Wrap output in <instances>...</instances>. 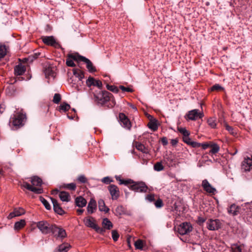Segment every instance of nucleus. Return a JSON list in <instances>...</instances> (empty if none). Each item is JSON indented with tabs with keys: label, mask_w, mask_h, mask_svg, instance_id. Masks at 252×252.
<instances>
[{
	"label": "nucleus",
	"mask_w": 252,
	"mask_h": 252,
	"mask_svg": "<svg viewBox=\"0 0 252 252\" xmlns=\"http://www.w3.org/2000/svg\"><path fill=\"white\" fill-rule=\"evenodd\" d=\"M26 119V115L23 110L17 109L11 116L9 125L13 126L12 129L20 128L24 125Z\"/></svg>",
	"instance_id": "f257e3e1"
},
{
	"label": "nucleus",
	"mask_w": 252,
	"mask_h": 252,
	"mask_svg": "<svg viewBox=\"0 0 252 252\" xmlns=\"http://www.w3.org/2000/svg\"><path fill=\"white\" fill-rule=\"evenodd\" d=\"M30 181L32 185L27 182H24L22 184V187L36 194H41L43 192V189L41 188L42 184L41 178L34 176L31 178Z\"/></svg>",
	"instance_id": "f03ea898"
},
{
	"label": "nucleus",
	"mask_w": 252,
	"mask_h": 252,
	"mask_svg": "<svg viewBox=\"0 0 252 252\" xmlns=\"http://www.w3.org/2000/svg\"><path fill=\"white\" fill-rule=\"evenodd\" d=\"M94 95L99 103L102 104L109 101H112L114 104H115L112 94L108 92L104 91L98 93H94Z\"/></svg>",
	"instance_id": "7ed1b4c3"
},
{
	"label": "nucleus",
	"mask_w": 252,
	"mask_h": 252,
	"mask_svg": "<svg viewBox=\"0 0 252 252\" xmlns=\"http://www.w3.org/2000/svg\"><path fill=\"white\" fill-rule=\"evenodd\" d=\"M53 225L45 220L40 221L36 223L37 227L44 234H47L51 232Z\"/></svg>",
	"instance_id": "20e7f679"
},
{
	"label": "nucleus",
	"mask_w": 252,
	"mask_h": 252,
	"mask_svg": "<svg viewBox=\"0 0 252 252\" xmlns=\"http://www.w3.org/2000/svg\"><path fill=\"white\" fill-rule=\"evenodd\" d=\"M204 116L202 112L198 109H193L188 112L185 118L187 120L195 121L198 119H201Z\"/></svg>",
	"instance_id": "39448f33"
},
{
	"label": "nucleus",
	"mask_w": 252,
	"mask_h": 252,
	"mask_svg": "<svg viewBox=\"0 0 252 252\" xmlns=\"http://www.w3.org/2000/svg\"><path fill=\"white\" fill-rule=\"evenodd\" d=\"M129 188L135 191L139 192H145L147 190V187L144 182H134L129 186Z\"/></svg>",
	"instance_id": "423d86ee"
},
{
	"label": "nucleus",
	"mask_w": 252,
	"mask_h": 252,
	"mask_svg": "<svg viewBox=\"0 0 252 252\" xmlns=\"http://www.w3.org/2000/svg\"><path fill=\"white\" fill-rule=\"evenodd\" d=\"M207 228L211 231L217 230L221 228V223L218 219H209L206 222Z\"/></svg>",
	"instance_id": "0eeeda50"
},
{
	"label": "nucleus",
	"mask_w": 252,
	"mask_h": 252,
	"mask_svg": "<svg viewBox=\"0 0 252 252\" xmlns=\"http://www.w3.org/2000/svg\"><path fill=\"white\" fill-rule=\"evenodd\" d=\"M192 230V227L189 222H183L178 227V233L182 235L189 233Z\"/></svg>",
	"instance_id": "6e6552de"
},
{
	"label": "nucleus",
	"mask_w": 252,
	"mask_h": 252,
	"mask_svg": "<svg viewBox=\"0 0 252 252\" xmlns=\"http://www.w3.org/2000/svg\"><path fill=\"white\" fill-rule=\"evenodd\" d=\"M51 233L57 238L63 239L66 236L65 230L61 227H58L55 224L52 226Z\"/></svg>",
	"instance_id": "1a4fd4ad"
},
{
	"label": "nucleus",
	"mask_w": 252,
	"mask_h": 252,
	"mask_svg": "<svg viewBox=\"0 0 252 252\" xmlns=\"http://www.w3.org/2000/svg\"><path fill=\"white\" fill-rule=\"evenodd\" d=\"M87 86L90 88L91 86H96L98 89H101L102 87V83L99 80H97L93 78V77L90 76L86 80Z\"/></svg>",
	"instance_id": "9d476101"
},
{
	"label": "nucleus",
	"mask_w": 252,
	"mask_h": 252,
	"mask_svg": "<svg viewBox=\"0 0 252 252\" xmlns=\"http://www.w3.org/2000/svg\"><path fill=\"white\" fill-rule=\"evenodd\" d=\"M202 187L204 190L209 193L215 194L217 192L216 189L212 187L206 179H204L202 181Z\"/></svg>",
	"instance_id": "9b49d317"
},
{
	"label": "nucleus",
	"mask_w": 252,
	"mask_h": 252,
	"mask_svg": "<svg viewBox=\"0 0 252 252\" xmlns=\"http://www.w3.org/2000/svg\"><path fill=\"white\" fill-rule=\"evenodd\" d=\"M119 119L122 126L127 129H130L131 126L130 122L128 118L124 114L120 113Z\"/></svg>",
	"instance_id": "f8f14e48"
},
{
	"label": "nucleus",
	"mask_w": 252,
	"mask_h": 252,
	"mask_svg": "<svg viewBox=\"0 0 252 252\" xmlns=\"http://www.w3.org/2000/svg\"><path fill=\"white\" fill-rule=\"evenodd\" d=\"M26 211L24 208L21 207L15 208L14 209L13 211L8 215L7 218L10 220L14 217H19L24 215Z\"/></svg>",
	"instance_id": "ddd939ff"
},
{
	"label": "nucleus",
	"mask_w": 252,
	"mask_h": 252,
	"mask_svg": "<svg viewBox=\"0 0 252 252\" xmlns=\"http://www.w3.org/2000/svg\"><path fill=\"white\" fill-rule=\"evenodd\" d=\"M108 190L111 195L112 199H117L119 196L120 191L118 188L114 185H111L108 187Z\"/></svg>",
	"instance_id": "4468645a"
},
{
	"label": "nucleus",
	"mask_w": 252,
	"mask_h": 252,
	"mask_svg": "<svg viewBox=\"0 0 252 252\" xmlns=\"http://www.w3.org/2000/svg\"><path fill=\"white\" fill-rule=\"evenodd\" d=\"M43 42L47 45L55 46L58 44L56 39L53 36H44L41 37Z\"/></svg>",
	"instance_id": "2eb2a0df"
},
{
	"label": "nucleus",
	"mask_w": 252,
	"mask_h": 252,
	"mask_svg": "<svg viewBox=\"0 0 252 252\" xmlns=\"http://www.w3.org/2000/svg\"><path fill=\"white\" fill-rule=\"evenodd\" d=\"M242 169L245 171H249L252 169V156L247 158L242 163Z\"/></svg>",
	"instance_id": "dca6fc26"
},
{
	"label": "nucleus",
	"mask_w": 252,
	"mask_h": 252,
	"mask_svg": "<svg viewBox=\"0 0 252 252\" xmlns=\"http://www.w3.org/2000/svg\"><path fill=\"white\" fill-rule=\"evenodd\" d=\"M83 222L85 225L87 226L95 229L97 224L95 223V220L92 217H86L83 220Z\"/></svg>",
	"instance_id": "f3484780"
},
{
	"label": "nucleus",
	"mask_w": 252,
	"mask_h": 252,
	"mask_svg": "<svg viewBox=\"0 0 252 252\" xmlns=\"http://www.w3.org/2000/svg\"><path fill=\"white\" fill-rule=\"evenodd\" d=\"M96 209V202L94 199L91 198L88 205L87 212L89 214H92L95 212Z\"/></svg>",
	"instance_id": "a211bd4d"
},
{
	"label": "nucleus",
	"mask_w": 252,
	"mask_h": 252,
	"mask_svg": "<svg viewBox=\"0 0 252 252\" xmlns=\"http://www.w3.org/2000/svg\"><path fill=\"white\" fill-rule=\"evenodd\" d=\"M51 199L53 205V208L55 212L59 215H63L64 213V211L60 207L57 200L53 198H51Z\"/></svg>",
	"instance_id": "6ab92c4d"
},
{
	"label": "nucleus",
	"mask_w": 252,
	"mask_h": 252,
	"mask_svg": "<svg viewBox=\"0 0 252 252\" xmlns=\"http://www.w3.org/2000/svg\"><path fill=\"white\" fill-rule=\"evenodd\" d=\"M183 141L188 145L191 146L193 148H196L200 147L201 144L195 141H192L189 136L183 137Z\"/></svg>",
	"instance_id": "aec40b11"
},
{
	"label": "nucleus",
	"mask_w": 252,
	"mask_h": 252,
	"mask_svg": "<svg viewBox=\"0 0 252 252\" xmlns=\"http://www.w3.org/2000/svg\"><path fill=\"white\" fill-rule=\"evenodd\" d=\"M75 203L77 206L82 208L86 205L87 202L84 197L80 196L75 198Z\"/></svg>",
	"instance_id": "412c9836"
},
{
	"label": "nucleus",
	"mask_w": 252,
	"mask_h": 252,
	"mask_svg": "<svg viewBox=\"0 0 252 252\" xmlns=\"http://www.w3.org/2000/svg\"><path fill=\"white\" fill-rule=\"evenodd\" d=\"M83 62L86 63V67L89 72H93L96 71L95 67L93 65V63L90 60L85 57V58H83Z\"/></svg>",
	"instance_id": "4be33fe9"
},
{
	"label": "nucleus",
	"mask_w": 252,
	"mask_h": 252,
	"mask_svg": "<svg viewBox=\"0 0 252 252\" xmlns=\"http://www.w3.org/2000/svg\"><path fill=\"white\" fill-rule=\"evenodd\" d=\"M98 205L99 210L101 212H104L105 213H107L109 212V209L105 205L104 201L100 199L98 201Z\"/></svg>",
	"instance_id": "5701e85b"
},
{
	"label": "nucleus",
	"mask_w": 252,
	"mask_h": 252,
	"mask_svg": "<svg viewBox=\"0 0 252 252\" xmlns=\"http://www.w3.org/2000/svg\"><path fill=\"white\" fill-rule=\"evenodd\" d=\"M135 146L136 148L138 150L142 152L143 153L147 154V153H148L149 152V149L147 147H146L143 144H142L139 142H136L135 143Z\"/></svg>",
	"instance_id": "b1692460"
},
{
	"label": "nucleus",
	"mask_w": 252,
	"mask_h": 252,
	"mask_svg": "<svg viewBox=\"0 0 252 252\" xmlns=\"http://www.w3.org/2000/svg\"><path fill=\"white\" fill-rule=\"evenodd\" d=\"M26 224V222L25 220H21L19 221H16L15 222L14 225V229L16 231H18L23 227Z\"/></svg>",
	"instance_id": "393cba45"
},
{
	"label": "nucleus",
	"mask_w": 252,
	"mask_h": 252,
	"mask_svg": "<svg viewBox=\"0 0 252 252\" xmlns=\"http://www.w3.org/2000/svg\"><path fill=\"white\" fill-rule=\"evenodd\" d=\"M240 208L238 206L235 204L231 205L228 209V212L230 214H232L233 216L238 215L239 212Z\"/></svg>",
	"instance_id": "a878e982"
},
{
	"label": "nucleus",
	"mask_w": 252,
	"mask_h": 252,
	"mask_svg": "<svg viewBox=\"0 0 252 252\" xmlns=\"http://www.w3.org/2000/svg\"><path fill=\"white\" fill-rule=\"evenodd\" d=\"M59 196L62 201L69 202L70 200V196L69 194L66 191L60 192Z\"/></svg>",
	"instance_id": "bb28decb"
},
{
	"label": "nucleus",
	"mask_w": 252,
	"mask_h": 252,
	"mask_svg": "<svg viewBox=\"0 0 252 252\" xmlns=\"http://www.w3.org/2000/svg\"><path fill=\"white\" fill-rule=\"evenodd\" d=\"M26 71L25 66L22 64H18L16 65L14 69L15 73L17 75H22Z\"/></svg>",
	"instance_id": "cd10ccee"
},
{
	"label": "nucleus",
	"mask_w": 252,
	"mask_h": 252,
	"mask_svg": "<svg viewBox=\"0 0 252 252\" xmlns=\"http://www.w3.org/2000/svg\"><path fill=\"white\" fill-rule=\"evenodd\" d=\"M102 226L107 230H110L113 227V224L111 221L107 218H104L102 222Z\"/></svg>",
	"instance_id": "c85d7f7f"
},
{
	"label": "nucleus",
	"mask_w": 252,
	"mask_h": 252,
	"mask_svg": "<svg viewBox=\"0 0 252 252\" xmlns=\"http://www.w3.org/2000/svg\"><path fill=\"white\" fill-rule=\"evenodd\" d=\"M73 74L78 78L79 81H81L84 77V72L80 69L78 68H74L73 69Z\"/></svg>",
	"instance_id": "c756f323"
},
{
	"label": "nucleus",
	"mask_w": 252,
	"mask_h": 252,
	"mask_svg": "<svg viewBox=\"0 0 252 252\" xmlns=\"http://www.w3.org/2000/svg\"><path fill=\"white\" fill-rule=\"evenodd\" d=\"M68 57L73 60L82 62H83V58H85V57L79 55L77 53L69 54Z\"/></svg>",
	"instance_id": "7c9ffc66"
},
{
	"label": "nucleus",
	"mask_w": 252,
	"mask_h": 252,
	"mask_svg": "<svg viewBox=\"0 0 252 252\" xmlns=\"http://www.w3.org/2000/svg\"><path fill=\"white\" fill-rule=\"evenodd\" d=\"M178 131L183 135V137L189 136L190 132L187 130L186 127H177Z\"/></svg>",
	"instance_id": "2f4dec72"
},
{
	"label": "nucleus",
	"mask_w": 252,
	"mask_h": 252,
	"mask_svg": "<svg viewBox=\"0 0 252 252\" xmlns=\"http://www.w3.org/2000/svg\"><path fill=\"white\" fill-rule=\"evenodd\" d=\"M208 125L212 128H217L216 119L215 118H210L207 121Z\"/></svg>",
	"instance_id": "473e14b6"
},
{
	"label": "nucleus",
	"mask_w": 252,
	"mask_h": 252,
	"mask_svg": "<svg viewBox=\"0 0 252 252\" xmlns=\"http://www.w3.org/2000/svg\"><path fill=\"white\" fill-rule=\"evenodd\" d=\"M70 248V245L68 244H63L59 247V252H67Z\"/></svg>",
	"instance_id": "72a5a7b5"
},
{
	"label": "nucleus",
	"mask_w": 252,
	"mask_h": 252,
	"mask_svg": "<svg viewBox=\"0 0 252 252\" xmlns=\"http://www.w3.org/2000/svg\"><path fill=\"white\" fill-rule=\"evenodd\" d=\"M7 49L4 45L0 44V59L3 58L6 54Z\"/></svg>",
	"instance_id": "f704fd0d"
},
{
	"label": "nucleus",
	"mask_w": 252,
	"mask_h": 252,
	"mask_svg": "<svg viewBox=\"0 0 252 252\" xmlns=\"http://www.w3.org/2000/svg\"><path fill=\"white\" fill-rule=\"evenodd\" d=\"M63 188L70 190H75L76 189V186L75 183H71L70 184H64Z\"/></svg>",
	"instance_id": "c9c22d12"
},
{
	"label": "nucleus",
	"mask_w": 252,
	"mask_h": 252,
	"mask_svg": "<svg viewBox=\"0 0 252 252\" xmlns=\"http://www.w3.org/2000/svg\"><path fill=\"white\" fill-rule=\"evenodd\" d=\"M116 179L117 181H119L120 182V185L124 184L126 185H130L132 184V183L133 182V181H132L130 179L127 180H123L121 179L120 177H117V176L116 177Z\"/></svg>",
	"instance_id": "e433bc0d"
},
{
	"label": "nucleus",
	"mask_w": 252,
	"mask_h": 252,
	"mask_svg": "<svg viewBox=\"0 0 252 252\" xmlns=\"http://www.w3.org/2000/svg\"><path fill=\"white\" fill-rule=\"evenodd\" d=\"M164 162L169 167H172L173 165V161L172 157H166L164 159Z\"/></svg>",
	"instance_id": "4c0bfd02"
},
{
	"label": "nucleus",
	"mask_w": 252,
	"mask_h": 252,
	"mask_svg": "<svg viewBox=\"0 0 252 252\" xmlns=\"http://www.w3.org/2000/svg\"><path fill=\"white\" fill-rule=\"evenodd\" d=\"M148 126L149 128H150L154 131L157 130L158 128L157 124L156 122H155V121H150L148 123Z\"/></svg>",
	"instance_id": "58836bf2"
},
{
	"label": "nucleus",
	"mask_w": 252,
	"mask_h": 252,
	"mask_svg": "<svg viewBox=\"0 0 252 252\" xmlns=\"http://www.w3.org/2000/svg\"><path fill=\"white\" fill-rule=\"evenodd\" d=\"M143 241L142 240L138 239L134 243V246L136 249L142 250L143 248Z\"/></svg>",
	"instance_id": "ea45409f"
},
{
	"label": "nucleus",
	"mask_w": 252,
	"mask_h": 252,
	"mask_svg": "<svg viewBox=\"0 0 252 252\" xmlns=\"http://www.w3.org/2000/svg\"><path fill=\"white\" fill-rule=\"evenodd\" d=\"M211 147V149L210 151V153L213 154L217 153L220 150V147L217 144H214Z\"/></svg>",
	"instance_id": "a19ab883"
},
{
	"label": "nucleus",
	"mask_w": 252,
	"mask_h": 252,
	"mask_svg": "<svg viewBox=\"0 0 252 252\" xmlns=\"http://www.w3.org/2000/svg\"><path fill=\"white\" fill-rule=\"evenodd\" d=\"M154 170L157 171H160L163 169V166L161 162H158L155 164L154 166Z\"/></svg>",
	"instance_id": "79ce46f5"
},
{
	"label": "nucleus",
	"mask_w": 252,
	"mask_h": 252,
	"mask_svg": "<svg viewBox=\"0 0 252 252\" xmlns=\"http://www.w3.org/2000/svg\"><path fill=\"white\" fill-rule=\"evenodd\" d=\"M231 251L232 252H242L241 246L236 244L232 245Z\"/></svg>",
	"instance_id": "37998d69"
},
{
	"label": "nucleus",
	"mask_w": 252,
	"mask_h": 252,
	"mask_svg": "<svg viewBox=\"0 0 252 252\" xmlns=\"http://www.w3.org/2000/svg\"><path fill=\"white\" fill-rule=\"evenodd\" d=\"M40 200L43 203L45 207L47 210H50L51 209V206L49 202L43 197H40Z\"/></svg>",
	"instance_id": "c03bdc74"
},
{
	"label": "nucleus",
	"mask_w": 252,
	"mask_h": 252,
	"mask_svg": "<svg viewBox=\"0 0 252 252\" xmlns=\"http://www.w3.org/2000/svg\"><path fill=\"white\" fill-rule=\"evenodd\" d=\"M70 108V105L66 103H63L60 106V110L66 111L68 110Z\"/></svg>",
	"instance_id": "a18cd8bd"
},
{
	"label": "nucleus",
	"mask_w": 252,
	"mask_h": 252,
	"mask_svg": "<svg viewBox=\"0 0 252 252\" xmlns=\"http://www.w3.org/2000/svg\"><path fill=\"white\" fill-rule=\"evenodd\" d=\"M119 236L120 235L117 230H113L112 231V237L113 240L115 242L117 241L118 240Z\"/></svg>",
	"instance_id": "49530a36"
},
{
	"label": "nucleus",
	"mask_w": 252,
	"mask_h": 252,
	"mask_svg": "<svg viewBox=\"0 0 252 252\" xmlns=\"http://www.w3.org/2000/svg\"><path fill=\"white\" fill-rule=\"evenodd\" d=\"M106 87L108 90L114 93H117L119 92V89L115 86L107 85Z\"/></svg>",
	"instance_id": "de8ad7c7"
},
{
	"label": "nucleus",
	"mask_w": 252,
	"mask_h": 252,
	"mask_svg": "<svg viewBox=\"0 0 252 252\" xmlns=\"http://www.w3.org/2000/svg\"><path fill=\"white\" fill-rule=\"evenodd\" d=\"M61 95L59 94H55L54 96L53 101L55 103L58 104L61 101Z\"/></svg>",
	"instance_id": "09e8293b"
},
{
	"label": "nucleus",
	"mask_w": 252,
	"mask_h": 252,
	"mask_svg": "<svg viewBox=\"0 0 252 252\" xmlns=\"http://www.w3.org/2000/svg\"><path fill=\"white\" fill-rule=\"evenodd\" d=\"M94 230L98 233L103 234L105 232V230H107L106 228H104L103 226L102 227H99L97 225L95 228Z\"/></svg>",
	"instance_id": "8fccbe9b"
},
{
	"label": "nucleus",
	"mask_w": 252,
	"mask_h": 252,
	"mask_svg": "<svg viewBox=\"0 0 252 252\" xmlns=\"http://www.w3.org/2000/svg\"><path fill=\"white\" fill-rule=\"evenodd\" d=\"M223 89V88L219 84H215L211 88V91H220Z\"/></svg>",
	"instance_id": "3c124183"
},
{
	"label": "nucleus",
	"mask_w": 252,
	"mask_h": 252,
	"mask_svg": "<svg viewBox=\"0 0 252 252\" xmlns=\"http://www.w3.org/2000/svg\"><path fill=\"white\" fill-rule=\"evenodd\" d=\"M66 64L67 66L71 67H73L75 65L73 60L69 58L66 59Z\"/></svg>",
	"instance_id": "603ef678"
},
{
	"label": "nucleus",
	"mask_w": 252,
	"mask_h": 252,
	"mask_svg": "<svg viewBox=\"0 0 252 252\" xmlns=\"http://www.w3.org/2000/svg\"><path fill=\"white\" fill-rule=\"evenodd\" d=\"M78 181L82 183H85L87 182V179L84 175H80L78 177Z\"/></svg>",
	"instance_id": "864d4df0"
},
{
	"label": "nucleus",
	"mask_w": 252,
	"mask_h": 252,
	"mask_svg": "<svg viewBox=\"0 0 252 252\" xmlns=\"http://www.w3.org/2000/svg\"><path fill=\"white\" fill-rule=\"evenodd\" d=\"M120 89L123 91V92H132L133 90L132 89H130L129 88H126L123 86H120Z\"/></svg>",
	"instance_id": "5fc2aeb1"
},
{
	"label": "nucleus",
	"mask_w": 252,
	"mask_h": 252,
	"mask_svg": "<svg viewBox=\"0 0 252 252\" xmlns=\"http://www.w3.org/2000/svg\"><path fill=\"white\" fill-rule=\"evenodd\" d=\"M113 181L112 180H111L109 177H104L102 179V182L104 183V184H108L109 183H110L111 182H112Z\"/></svg>",
	"instance_id": "6e6d98bb"
},
{
	"label": "nucleus",
	"mask_w": 252,
	"mask_h": 252,
	"mask_svg": "<svg viewBox=\"0 0 252 252\" xmlns=\"http://www.w3.org/2000/svg\"><path fill=\"white\" fill-rule=\"evenodd\" d=\"M155 205L157 208H160L162 207L163 205L162 200L160 199H158L155 202Z\"/></svg>",
	"instance_id": "4d7b16f0"
},
{
	"label": "nucleus",
	"mask_w": 252,
	"mask_h": 252,
	"mask_svg": "<svg viewBox=\"0 0 252 252\" xmlns=\"http://www.w3.org/2000/svg\"><path fill=\"white\" fill-rule=\"evenodd\" d=\"M226 129L229 131V132L232 134H234V132H233V128L232 127L226 125L225 126Z\"/></svg>",
	"instance_id": "13d9d810"
},
{
	"label": "nucleus",
	"mask_w": 252,
	"mask_h": 252,
	"mask_svg": "<svg viewBox=\"0 0 252 252\" xmlns=\"http://www.w3.org/2000/svg\"><path fill=\"white\" fill-rule=\"evenodd\" d=\"M146 199L152 202L155 200V195L154 194H149L147 196Z\"/></svg>",
	"instance_id": "bf43d9fd"
},
{
	"label": "nucleus",
	"mask_w": 252,
	"mask_h": 252,
	"mask_svg": "<svg viewBox=\"0 0 252 252\" xmlns=\"http://www.w3.org/2000/svg\"><path fill=\"white\" fill-rule=\"evenodd\" d=\"M205 221V219L203 218H202V217H198V220H197V223L199 224V225H201L202 224H203L204 222Z\"/></svg>",
	"instance_id": "052dcab7"
},
{
	"label": "nucleus",
	"mask_w": 252,
	"mask_h": 252,
	"mask_svg": "<svg viewBox=\"0 0 252 252\" xmlns=\"http://www.w3.org/2000/svg\"><path fill=\"white\" fill-rule=\"evenodd\" d=\"M161 142L163 145H166L168 144V141L166 137H163L161 139Z\"/></svg>",
	"instance_id": "680f3d73"
},
{
	"label": "nucleus",
	"mask_w": 252,
	"mask_h": 252,
	"mask_svg": "<svg viewBox=\"0 0 252 252\" xmlns=\"http://www.w3.org/2000/svg\"><path fill=\"white\" fill-rule=\"evenodd\" d=\"M202 147V148L204 150L206 149L208 147L210 146V145L207 143L201 144L200 146Z\"/></svg>",
	"instance_id": "e2e57ef3"
},
{
	"label": "nucleus",
	"mask_w": 252,
	"mask_h": 252,
	"mask_svg": "<svg viewBox=\"0 0 252 252\" xmlns=\"http://www.w3.org/2000/svg\"><path fill=\"white\" fill-rule=\"evenodd\" d=\"M131 237L130 236H129L127 238L126 242L127 243L128 247L129 248H131V245H130V240H131Z\"/></svg>",
	"instance_id": "0e129e2a"
},
{
	"label": "nucleus",
	"mask_w": 252,
	"mask_h": 252,
	"mask_svg": "<svg viewBox=\"0 0 252 252\" xmlns=\"http://www.w3.org/2000/svg\"><path fill=\"white\" fill-rule=\"evenodd\" d=\"M84 209H78L76 210L77 213L78 215H81L84 212Z\"/></svg>",
	"instance_id": "69168bd1"
},
{
	"label": "nucleus",
	"mask_w": 252,
	"mask_h": 252,
	"mask_svg": "<svg viewBox=\"0 0 252 252\" xmlns=\"http://www.w3.org/2000/svg\"><path fill=\"white\" fill-rule=\"evenodd\" d=\"M129 106H130L131 107V108H132V109H133L134 110H135V111H137V108H136V107L134 105H132V104H130V105H129Z\"/></svg>",
	"instance_id": "338daca9"
},
{
	"label": "nucleus",
	"mask_w": 252,
	"mask_h": 252,
	"mask_svg": "<svg viewBox=\"0 0 252 252\" xmlns=\"http://www.w3.org/2000/svg\"><path fill=\"white\" fill-rule=\"evenodd\" d=\"M58 191V190L57 189H55L52 191V194H56L57 193Z\"/></svg>",
	"instance_id": "774afa93"
}]
</instances>
